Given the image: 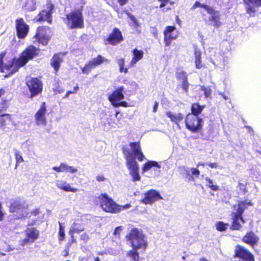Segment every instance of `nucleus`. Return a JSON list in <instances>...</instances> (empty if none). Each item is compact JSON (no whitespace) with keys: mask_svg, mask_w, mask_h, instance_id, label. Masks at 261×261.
Wrapping results in <instances>:
<instances>
[{"mask_svg":"<svg viewBox=\"0 0 261 261\" xmlns=\"http://www.w3.org/2000/svg\"><path fill=\"white\" fill-rule=\"evenodd\" d=\"M190 171L192 175L198 176L200 174V171L196 168H191Z\"/></svg>","mask_w":261,"mask_h":261,"instance_id":"nucleus-50","label":"nucleus"},{"mask_svg":"<svg viewBox=\"0 0 261 261\" xmlns=\"http://www.w3.org/2000/svg\"><path fill=\"white\" fill-rule=\"evenodd\" d=\"M59 240L62 241L65 239V227L59 222Z\"/></svg>","mask_w":261,"mask_h":261,"instance_id":"nucleus-38","label":"nucleus"},{"mask_svg":"<svg viewBox=\"0 0 261 261\" xmlns=\"http://www.w3.org/2000/svg\"><path fill=\"white\" fill-rule=\"evenodd\" d=\"M235 254V256L240 257L245 261H254L253 255L242 246L236 247Z\"/></svg>","mask_w":261,"mask_h":261,"instance_id":"nucleus-19","label":"nucleus"},{"mask_svg":"<svg viewBox=\"0 0 261 261\" xmlns=\"http://www.w3.org/2000/svg\"><path fill=\"white\" fill-rule=\"evenodd\" d=\"M77 171V169L73 166H69L64 163V172H68L74 173Z\"/></svg>","mask_w":261,"mask_h":261,"instance_id":"nucleus-42","label":"nucleus"},{"mask_svg":"<svg viewBox=\"0 0 261 261\" xmlns=\"http://www.w3.org/2000/svg\"><path fill=\"white\" fill-rule=\"evenodd\" d=\"M166 116L170 120L178 125V123L181 121L184 118L183 115L180 113H173L171 111H168L166 113Z\"/></svg>","mask_w":261,"mask_h":261,"instance_id":"nucleus-25","label":"nucleus"},{"mask_svg":"<svg viewBox=\"0 0 261 261\" xmlns=\"http://www.w3.org/2000/svg\"><path fill=\"white\" fill-rule=\"evenodd\" d=\"M205 180L206 181V186L211 190L214 191H216L219 190V186L216 185H214L213 180L210 178L206 177H205Z\"/></svg>","mask_w":261,"mask_h":261,"instance_id":"nucleus-33","label":"nucleus"},{"mask_svg":"<svg viewBox=\"0 0 261 261\" xmlns=\"http://www.w3.org/2000/svg\"><path fill=\"white\" fill-rule=\"evenodd\" d=\"M15 157L16 162V167H17L19 163L23 162L24 161V160H23V157L21 155L20 152L18 150H16L15 152Z\"/></svg>","mask_w":261,"mask_h":261,"instance_id":"nucleus-41","label":"nucleus"},{"mask_svg":"<svg viewBox=\"0 0 261 261\" xmlns=\"http://www.w3.org/2000/svg\"><path fill=\"white\" fill-rule=\"evenodd\" d=\"M85 229V227L81 223L75 222L70 226L69 233L71 237L74 233H79Z\"/></svg>","mask_w":261,"mask_h":261,"instance_id":"nucleus-27","label":"nucleus"},{"mask_svg":"<svg viewBox=\"0 0 261 261\" xmlns=\"http://www.w3.org/2000/svg\"><path fill=\"white\" fill-rule=\"evenodd\" d=\"M105 62H109V60L105 59L101 55H98L96 58L88 61L85 66L81 67L82 72L83 74H88L92 69H94Z\"/></svg>","mask_w":261,"mask_h":261,"instance_id":"nucleus-10","label":"nucleus"},{"mask_svg":"<svg viewBox=\"0 0 261 261\" xmlns=\"http://www.w3.org/2000/svg\"><path fill=\"white\" fill-rule=\"evenodd\" d=\"M74 93V92H72V91H68L66 93V94H65V96L64 97V98H67V97H68L69 96V95L70 94H72V93Z\"/></svg>","mask_w":261,"mask_h":261,"instance_id":"nucleus-60","label":"nucleus"},{"mask_svg":"<svg viewBox=\"0 0 261 261\" xmlns=\"http://www.w3.org/2000/svg\"><path fill=\"white\" fill-rule=\"evenodd\" d=\"M247 205H251V203L250 202L243 201L239 202L237 205L235 206L234 207L237 210V212L234 214L232 218L233 222L231 227L232 229H240L241 227L240 222L242 223L245 222L242 217V215L245 209V206Z\"/></svg>","mask_w":261,"mask_h":261,"instance_id":"nucleus-5","label":"nucleus"},{"mask_svg":"<svg viewBox=\"0 0 261 261\" xmlns=\"http://www.w3.org/2000/svg\"><path fill=\"white\" fill-rule=\"evenodd\" d=\"M195 56V64L197 69H200L203 67V64L201 60V53L197 48H195L194 50Z\"/></svg>","mask_w":261,"mask_h":261,"instance_id":"nucleus-29","label":"nucleus"},{"mask_svg":"<svg viewBox=\"0 0 261 261\" xmlns=\"http://www.w3.org/2000/svg\"><path fill=\"white\" fill-rule=\"evenodd\" d=\"M246 11L250 16H253L254 15L255 9L254 7H252L249 4H248L246 6Z\"/></svg>","mask_w":261,"mask_h":261,"instance_id":"nucleus-43","label":"nucleus"},{"mask_svg":"<svg viewBox=\"0 0 261 261\" xmlns=\"http://www.w3.org/2000/svg\"><path fill=\"white\" fill-rule=\"evenodd\" d=\"M24 234L25 238L20 241V245L22 246L32 243L36 240L39 237V231L35 228H29L25 230Z\"/></svg>","mask_w":261,"mask_h":261,"instance_id":"nucleus-12","label":"nucleus"},{"mask_svg":"<svg viewBox=\"0 0 261 261\" xmlns=\"http://www.w3.org/2000/svg\"><path fill=\"white\" fill-rule=\"evenodd\" d=\"M114 107H118L120 106L124 107H127L128 104L125 101H122L120 102H117V103H114Z\"/></svg>","mask_w":261,"mask_h":261,"instance_id":"nucleus-48","label":"nucleus"},{"mask_svg":"<svg viewBox=\"0 0 261 261\" xmlns=\"http://www.w3.org/2000/svg\"><path fill=\"white\" fill-rule=\"evenodd\" d=\"M80 239L84 241H87L89 239V236L87 233H84L81 234Z\"/></svg>","mask_w":261,"mask_h":261,"instance_id":"nucleus-55","label":"nucleus"},{"mask_svg":"<svg viewBox=\"0 0 261 261\" xmlns=\"http://www.w3.org/2000/svg\"><path fill=\"white\" fill-rule=\"evenodd\" d=\"M38 49L34 46H29L23 51L19 58L17 59H13L9 61L8 63L3 64V59L5 56V53L0 54V68L2 72L7 71L9 74H13L17 72L19 68L24 66L29 60L33 59L38 54Z\"/></svg>","mask_w":261,"mask_h":261,"instance_id":"nucleus-1","label":"nucleus"},{"mask_svg":"<svg viewBox=\"0 0 261 261\" xmlns=\"http://www.w3.org/2000/svg\"><path fill=\"white\" fill-rule=\"evenodd\" d=\"M9 117L7 116H0V130H4L6 125V120Z\"/></svg>","mask_w":261,"mask_h":261,"instance_id":"nucleus-39","label":"nucleus"},{"mask_svg":"<svg viewBox=\"0 0 261 261\" xmlns=\"http://www.w3.org/2000/svg\"><path fill=\"white\" fill-rule=\"evenodd\" d=\"M215 225L217 230L222 231L225 230L227 228L228 224L225 223L222 221H218L216 222Z\"/></svg>","mask_w":261,"mask_h":261,"instance_id":"nucleus-35","label":"nucleus"},{"mask_svg":"<svg viewBox=\"0 0 261 261\" xmlns=\"http://www.w3.org/2000/svg\"><path fill=\"white\" fill-rule=\"evenodd\" d=\"M203 108L204 106H201L198 103H193L191 107V111L192 112L191 114L195 115L197 116L198 114L202 112Z\"/></svg>","mask_w":261,"mask_h":261,"instance_id":"nucleus-32","label":"nucleus"},{"mask_svg":"<svg viewBox=\"0 0 261 261\" xmlns=\"http://www.w3.org/2000/svg\"><path fill=\"white\" fill-rule=\"evenodd\" d=\"M124 154L126 160V166L129 171V174L132 176L133 181L140 180L141 177L139 173L138 164L135 158L129 152H127V154L125 153Z\"/></svg>","mask_w":261,"mask_h":261,"instance_id":"nucleus-7","label":"nucleus"},{"mask_svg":"<svg viewBox=\"0 0 261 261\" xmlns=\"http://www.w3.org/2000/svg\"><path fill=\"white\" fill-rule=\"evenodd\" d=\"M36 0H26L23 8L28 11H33L36 9Z\"/></svg>","mask_w":261,"mask_h":261,"instance_id":"nucleus-31","label":"nucleus"},{"mask_svg":"<svg viewBox=\"0 0 261 261\" xmlns=\"http://www.w3.org/2000/svg\"><path fill=\"white\" fill-rule=\"evenodd\" d=\"M46 107L45 102H42L39 109L35 114V121L37 125L45 126L46 125Z\"/></svg>","mask_w":261,"mask_h":261,"instance_id":"nucleus-14","label":"nucleus"},{"mask_svg":"<svg viewBox=\"0 0 261 261\" xmlns=\"http://www.w3.org/2000/svg\"><path fill=\"white\" fill-rule=\"evenodd\" d=\"M205 6H208L207 5H205V4H201L198 2H196L195 3V4H194V5L193 6L192 8L195 9L198 7H201L205 10Z\"/></svg>","mask_w":261,"mask_h":261,"instance_id":"nucleus-47","label":"nucleus"},{"mask_svg":"<svg viewBox=\"0 0 261 261\" xmlns=\"http://www.w3.org/2000/svg\"><path fill=\"white\" fill-rule=\"evenodd\" d=\"M16 29L17 36L20 39H24L27 36L29 27L26 24L22 18H19L16 20Z\"/></svg>","mask_w":261,"mask_h":261,"instance_id":"nucleus-17","label":"nucleus"},{"mask_svg":"<svg viewBox=\"0 0 261 261\" xmlns=\"http://www.w3.org/2000/svg\"><path fill=\"white\" fill-rule=\"evenodd\" d=\"M53 169L58 172H64V163L61 164L59 167H53Z\"/></svg>","mask_w":261,"mask_h":261,"instance_id":"nucleus-46","label":"nucleus"},{"mask_svg":"<svg viewBox=\"0 0 261 261\" xmlns=\"http://www.w3.org/2000/svg\"><path fill=\"white\" fill-rule=\"evenodd\" d=\"M205 165H206V164H205L203 162H199L197 165V167H198L201 166L204 167L205 166Z\"/></svg>","mask_w":261,"mask_h":261,"instance_id":"nucleus-61","label":"nucleus"},{"mask_svg":"<svg viewBox=\"0 0 261 261\" xmlns=\"http://www.w3.org/2000/svg\"><path fill=\"white\" fill-rule=\"evenodd\" d=\"M118 1H119L120 5L121 6H123L126 4L128 0H118Z\"/></svg>","mask_w":261,"mask_h":261,"instance_id":"nucleus-58","label":"nucleus"},{"mask_svg":"<svg viewBox=\"0 0 261 261\" xmlns=\"http://www.w3.org/2000/svg\"><path fill=\"white\" fill-rule=\"evenodd\" d=\"M123 230V227L122 226H120L118 227H117L114 232L113 235L114 236V237L113 238V240L114 241L118 242L120 240V234Z\"/></svg>","mask_w":261,"mask_h":261,"instance_id":"nucleus-34","label":"nucleus"},{"mask_svg":"<svg viewBox=\"0 0 261 261\" xmlns=\"http://www.w3.org/2000/svg\"><path fill=\"white\" fill-rule=\"evenodd\" d=\"M13 250V249L11 248L10 246L7 248V249H6V251L7 252H10Z\"/></svg>","mask_w":261,"mask_h":261,"instance_id":"nucleus-62","label":"nucleus"},{"mask_svg":"<svg viewBox=\"0 0 261 261\" xmlns=\"http://www.w3.org/2000/svg\"><path fill=\"white\" fill-rule=\"evenodd\" d=\"M63 61L60 55H55L51 60V65L54 67L56 72H57L60 67V64Z\"/></svg>","mask_w":261,"mask_h":261,"instance_id":"nucleus-28","label":"nucleus"},{"mask_svg":"<svg viewBox=\"0 0 261 261\" xmlns=\"http://www.w3.org/2000/svg\"><path fill=\"white\" fill-rule=\"evenodd\" d=\"M127 15L129 17V18L131 19V20L133 21L135 25L137 26L138 25V21H137V20L136 19V18L129 13H127Z\"/></svg>","mask_w":261,"mask_h":261,"instance_id":"nucleus-51","label":"nucleus"},{"mask_svg":"<svg viewBox=\"0 0 261 261\" xmlns=\"http://www.w3.org/2000/svg\"><path fill=\"white\" fill-rule=\"evenodd\" d=\"M133 57L131 61L129 63V67H133L135 65L141 60L144 56V52L142 50H139L137 48L133 49Z\"/></svg>","mask_w":261,"mask_h":261,"instance_id":"nucleus-24","label":"nucleus"},{"mask_svg":"<svg viewBox=\"0 0 261 261\" xmlns=\"http://www.w3.org/2000/svg\"><path fill=\"white\" fill-rule=\"evenodd\" d=\"M175 30L174 26H167L164 31V42L166 46H169L171 42V40L176 39V36L173 35V32Z\"/></svg>","mask_w":261,"mask_h":261,"instance_id":"nucleus-20","label":"nucleus"},{"mask_svg":"<svg viewBox=\"0 0 261 261\" xmlns=\"http://www.w3.org/2000/svg\"><path fill=\"white\" fill-rule=\"evenodd\" d=\"M98 199L100 207L106 212L117 213L131 207L130 204H126L124 205L117 204L106 193L101 194L99 196Z\"/></svg>","mask_w":261,"mask_h":261,"instance_id":"nucleus-2","label":"nucleus"},{"mask_svg":"<svg viewBox=\"0 0 261 261\" xmlns=\"http://www.w3.org/2000/svg\"><path fill=\"white\" fill-rule=\"evenodd\" d=\"M165 6H166V3L162 2V4L160 5V8H163V7H165Z\"/></svg>","mask_w":261,"mask_h":261,"instance_id":"nucleus-63","label":"nucleus"},{"mask_svg":"<svg viewBox=\"0 0 261 261\" xmlns=\"http://www.w3.org/2000/svg\"><path fill=\"white\" fill-rule=\"evenodd\" d=\"M56 185L59 189L65 192H76L78 191L77 188L72 187L70 184L63 180H57Z\"/></svg>","mask_w":261,"mask_h":261,"instance_id":"nucleus-23","label":"nucleus"},{"mask_svg":"<svg viewBox=\"0 0 261 261\" xmlns=\"http://www.w3.org/2000/svg\"><path fill=\"white\" fill-rule=\"evenodd\" d=\"M227 60L228 59H225V58L223 59V64L222 65V68H224V66H225L227 64Z\"/></svg>","mask_w":261,"mask_h":261,"instance_id":"nucleus-59","label":"nucleus"},{"mask_svg":"<svg viewBox=\"0 0 261 261\" xmlns=\"http://www.w3.org/2000/svg\"><path fill=\"white\" fill-rule=\"evenodd\" d=\"M132 247L134 250H145L147 246V241L143 232L136 228H132L128 236Z\"/></svg>","mask_w":261,"mask_h":261,"instance_id":"nucleus-3","label":"nucleus"},{"mask_svg":"<svg viewBox=\"0 0 261 261\" xmlns=\"http://www.w3.org/2000/svg\"><path fill=\"white\" fill-rule=\"evenodd\" d=\"M163 198L158 191L155 190H150L144 194V197L140 202L145 204H152L155 201L163 199Z\"/></svg>","mask_w":261,"mask_h":261,"instance_id":"nucleus-11","label":"nucleus"},{"mask_svg":"<svg viewBox=\"0 0 261 261\" xmlns=\"http://www.w3.org/2000/svg\"><path fill=\"white\" fill-rule=\"evenodd\" d=\"M176 78L181 82L188 80V74L184 71H179L176 74Z\"/></svg>","mask_w":261,"mask_h":261,"instance_id":"nucleus-36","label":"nucleus"},{"mask_svg":"<svg viewBox=\"0 0 261 261\" xmlns=\"http://www.w3.org/2000/svg\"><path fill=\"white\" fill-rule=\"evenodd\" d=\"M123 40L121 31L117 28H115L108 38L105 40L106 44L115 45Z\"/></svg>","mask_w":261,"mask_h":261,"instance_id":"nucleus-15","label":"nucleus"},{"mask_svg":"<svg viewBox=\"0 0 261 261\" xmlns=\"http://www.w3.org/2000/svg\"><path fill=\"white\" fill-rule=\"evenodd\" d=\"M201 89L204 91L206 97H209L211 94V89L209 88H205L204 86L201 87Z\"/></svg>","mask_w":261,"mask_h":261,"instance_id":"nucleus-44","label":"nucleus"},{"mask_svg":"<svg viewBox=\"0 0 261 261\" xmlns=\"http://www.w3.org/2000/svg\"><path fill=\"white\" fill-rule=\"evenodd\" d=\"M181 88L186 92H187L189 86V83L188 82V80L185 81L181 82Z\"/></svg>","mask_w":261,"mask_h":261,"instance_id":"nucleus-45","label":"nucleus"},{"mask_svg":"<svg viewBox=\"0 0 261 261\" xmlns=\"http://www.w3.org/2000/svg\"><path fill=\"white\" fill-rule=\"evenodd\" d=\"M132 153L136 156L139 161H142L144 159V155L141 151V148L139 142H133L129 144Z\"/></svg>","mask_w":261,"mask_h":261,"instance_id":"nucleus-22","label":"nucleus"},{"mask_svg":"<svg viewBox=\"0 0 261 261\" xmlns=\"http://www.w3.org/2000/svg\"><path fill=\"white\" fill-rule=\"evenodd\" d=\"M258 241V238L256 234L252 232L247 233L243 238V241L252 246L255 244Z\"/></svg>","mask_w":261,"mask_h":261,"instance_id":"nucleus-26","label":"nucleus"},{"mask_svg":"<svg viewBox=\"0 0 261 261\" xmlns=\"http://www.w3.org/2000/svg\"><path fill=\"white\" fill-rule=\"evenodd\" d=\"M206 165L209 166L211 168H217L219 167V166L216 163H206Z\"/></svg>","mask_w":261,"mask_h":261,"instance_id":"nucleus-54","label":"nucleus"},{"mask_svg":"<svg viewBox=\"0 0 261 261\" xmlns=\"http://www.w3.org/2000/svg\"><path fill=\"white\" fill-rule=\"evenodd\" d=\"M65 23L69 29L82 28L84 18L81 9L73 10L66 15Z\"/></svg>","mask_w":261,"mask_h":261,"instance_id":"nucleus-4","label":"nucleus"},{"mask_svg":"<svg viewBox=\"0 0 261 261\" xmlns=\"http://www.w3.org/2000/svg\"><path fill=\"white\" fill-rule=\"evenodd\" d=\"M154 167L160 168L161 166L158 162L155 161H148L144 164L142 168V171L144 172H146Z\"/></svg>","mask_w":261,"mask_h":261,"instance_id":"nucleus-30","label":"nucleus"},{"mask_svg":"<svg viewBox=\"0 0 261 261\" xmlns=\"http://www.w3.org/2000/svg\"><path fill=\"white\" fill-rule=\"evenodd\" d=\"M54 9V6L48 3L44 7L43 10L35 18L37 21H46L50 23L51 22V14Z\"/></svg>","mask_w":261,"mask_h":261,"instance_id":"nucleus-13","label":"nucleus"},{"mask_svg":"<svg viewBox=\"0 0 261 261\" xmlns=\"http://www.w3.org/2000/svg\"><path fill=\"white\" fill-rule=\"evenodd\" d=\"M205 10L210 14L209 20L212 22L213 25L215 27H219L221 25L220 13L210 6H205Z\"/></svg>","mask_w":261,"mask_h":261,"instance_id":"nucleus-18","label":"nucleus"},{"mask_svg":"<svg viewBox=\"0 0 261 261\" xmlns=\"http://www.w3.org/2000/svg\"><path fill=\"white\" fill-rule=\"evenodd\" d=\"M136 250L134 249L133 250L128 251L127 253V255L131 257L134 261H139V254Z\"/></svg>","mask_w":261,"mask_h":261,"instance_id":"nucleus-40","label":"nucleus"},{"mask_svg":"<svg viewBox=\"0 0 261 261\" xmlns=\"http://www.w3.org/2000/svg\"><path fill=\"white\" fill-rule=\"evenodd\" d=\"M123 87H120L114 91L109 97V100L114 106V103H117V101L123 99L124 97L123 94Z\"/></svg>","mask_w":261,"mask_h":261,"instance_id":"nucleus-21","label":"nucleus"},{"mask_svg":"<svg viewBox=\"0 0 261 261\" xmlns=\"http://www.w3.org/2000/svg\"><path fill=\"white\" fill-rule=\"evenodd\" d=\"M51 31L49 27H40L38 28L36 35L33 37L34 43L38 42L43 45H46L51 37Z\"/></svg>","mask_w":261,"mask_h":261,"instance_id":"nucleus-6","label":"nucleus"},{"mask_svg":"<svg viewBox=\"0 0 261 261\" xmlns=\"http://www.w3.org/2000/svg\"><path fill=\"white\" fill-rule=\"evenodd\" d=\"M10 212L12 213L16 212L21 217H27L28 214V209L24 203L17 201H14L11 203Z\"/></svg>","mask_w":261,"mask_h":261,"instance_id":"nucleus-16","label":"nucleus"},{"mask_svg":"<svg viewBox=\"0 0 261 261\" xmlns=\"http://www.w3.org/2000/svg\"><path fill=\"white\" fill-rule=\"evenodd\" d=\"M185 172H186V175L187 176V178L189 179V180H193V177L190 175V172H191L190 171V168H186L185 169Z\"/></svg>","mask_w":261,"mask_h":261,"instance_id":"nucleus-52","label":"nucleus"},{"mask_svg":"<svg viewBox=\"0 0 261 261\" xmlns=\"http://www.w3.org/2000/svg\"><path fill=\"white\" fill-rule=\"evenodd\" d=\"M124 59L123 58L118 59L117 63L119 67V71L120 72H124V73H127L128 71V69L127 68H124Z\"/></svg>","mask_w":261,"mask_h":261,"instance_id":"nucleus-37","label":"nucleus"},{"mask_svg":"<svg viewBox=\"0 0 261 261\" xmlns=\"http://www.w3.org/2000/svg\"><path fill=\"white\" fill-rule=\"evenodd\" d=\"M202 119L198 116L189 114L187 115L185 123L187 128L192 132H196L201 127Z\"/></svg>","mask_w":261,"mask_h":261,"instance_id":"nucleus-8","label":"nucleus"},{"mask_svg":"<svg viewBox=\"0 0 261 261\" xmlns=\"http://www.w3.org/2000/svg\"><path fill=\"white\" fill-rule=\"evenodd\" d=\"M27 85L31 92V97L40 94L42 91V82L38 78H30L27 80Z\"/></svg>","mask_w":261,"mask_h":261,"instance_id":"nucleus-9","label":"nucleus"},{"mask_svg":"<svg viewBox=\"0 0 261 261\" xmlns=\"http://www.w3.org/2000/svg\"><path fill=\"white\" fill-rule=\"evenodd\" d=\"M250 4L255 6H261V0H248Z\"/></svg>","mask_w":261,"mask_h":261,"instance_id":"nucleus-53","label":"nucleus"},{"mask_svg":"<svg viewBox=\"0 0 261 261\" xmlns=\"http://www.w3.org/2000/svg\"><path fill=\"white\" fill-rule=\"evenodd\" d=\"M95 178L96 180L98 182L104 181L106 179V178L102 174L97 175Z\"/></svg>","mask_w":261,"mask_h":261,"instance_id":"nucleus-49","label":"nucleus"},{"mask_svg":"<svg viewBox=\"0 0 261 261\" xmlns=\"http://www.w3.org/2000/svg\"><path fill=\"white\" fill-rule=\"evenodd\" d=\"M209 60L215 66V68H217L218 67V65L216 63V62L211 57L210 58Z\"/></svg>","mask_w":261,"mask_h":261,"instance_id":"nucleus-56","label":"nucleus"},{"mask_svg":"<svg viewBox=\"0 0 261 261\" xmlns=\"http://www.w3.org/2000/svg\"><path fill=\"white\" fill-rule=\"evenodd\" d=\"M158 107V103L157 102H155L154 106H153V112H156Z\"/></svg>","mask_w":261,"mask_h":261,"instance_id":"nucleus-57","label":"nucleus"},{"mask_svg":"<svg viewBox=\"0 0 261 261\" xmlns=\"http://www.w3.org/2000/svg\"><path fill=\"white\" fill-rule=\"evenodd\" d=\"M200 261H208V260L205 258H201L200 259Z\"/></svg>","mask_w":261,"mask_h":261,"instance_id":"nucleus-64","label":"nucleus"}]
</instances>
